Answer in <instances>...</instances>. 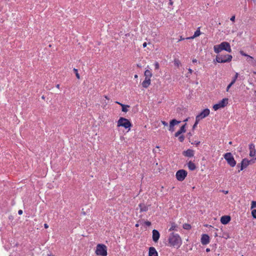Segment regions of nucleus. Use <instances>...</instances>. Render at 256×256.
Returning <instances> with one entry per match:
<instances>
[{"instance_id":"f257e3e1","label":"nucleus","mask_w":256,"mask_h":256,"mask_svg":"<svg viewBox=\"0 0 256 256\" xmlns=\"http://www.w3.org/2000/svg\"><path fill=\"white\" fill-rule=\"evenodd\" d=\"M168 242L171 246L179 248L182 244V240L178 234L172 232L169 236Z\"/></svg>"},{"instance_id":"f03ea898","label":"nucleus","mask_w":256,"mask_h":256,"mask_svg":"<svg viewBox=\"0 0 256 256\" xmlns=\"http://www.w3.org/2000/svg\"><path fill=\"white\" fill-rule=\"evenodd\" d=\"M214 52L216 54H218L222 50H224L229 52L232 51L230 44L226 42H222L218 45H215L214 47Z\"/></svg>"},{"instance_id":"7ed1b4c3","label":"nucleus","mask_w":256,"mask_h":256,"mask_svg":"<svg viewBox=\"0 0 256 256\" xmlns=\"http://www.w3.org/2000/svg\"><path fill=\"white\" fill-rule=\"evenodd\" d=\"M95 253L98 256H106L108 252L106 246L104 244H97Z\"/></svg>"},{"instance_id":"20e7f679","label":"nucleus","mask_w":256,"mask_h":256,"mask_svg":"<svg viewBox=\"0 0 256 256\" xmlns=\"http://www.w3.org/2000/svg\"><path fill=\"white\" fill-rule=\"evenodd\" d=\"M232 56L230 54H226L224 56L218 55L216 56V60H214L218 63L228 62L232 60Z\"/></svg>"},{"instance_id":"39448f33","label":"nucleus","mask_w":256,"mask_h":256,"mask_svg":"<svg viewBox=\"0 0 256 256\" xmlns=\"http://www.w3.org/2000/svg\"><path fill=\"white\" fill-rule=\"evenodd\" d=\"M118 126H122L125 128H130L132 126V124L128 120L120 117L118 121Z\"/></svg>"},{"instance_id":"423d86ee","label":"nucleus","mask_w":256,"mask_h":256,"mask_svg":"<svg viewBox=\"0 0 256 256\" xmlns=\"http://www.w3.org/2000/svg\"><path fill=\"white\" fill-rule=\"evenodd\" d=\"M224 156L230 166L234 167L236 166V162L230 152L225 154Z\"/></svg>"},{"instance_id":"0eeeda50","label":"nucleus","mask_w":256,"mask_h":256,"mask_svg":"<svg viewBox=\"0 0 256 256\" xmlns=\"http://www.w3.org/2000/svg\"><path fill=\"white\" fill-rule=\"evenodd\" d=\"M187 172L184 170H178L176 174V179L180 182L183 181L187 176Z\"/></svg>"},{"instance_id":"6e6552de","label":"nucleus","mask_w":256,"mask_h":256,"mask_svg":"<svg viewBox=\"0 0 256 256\" xmlns=\"http://www.w3.org/2000/svg\"><path fill=\"white\" fill-rule=\"evenodd\" d=\"M228 98H223L218 104L214 105L213 108L214 110H216L220 108H224L228 104Z\"/></svg>"},{"instance_id":"1a4fd4ad","label":"nucleus","mask_w":256,"mask_h":256,"mask_svg":"<svg viewBox=\"0 0 256 256\" xmlns=\"http://www.w3.org/2000/svg\"><path fill=\"white\" fill-rule=\"evenodd\" d=\"M210 114V110L208 108L204 109L199 114H198L196 118L200 120L207 116Z\"/></svg>"},{"instance_id":"9d476101","label":"nucleus","mask_w":256,"mask_h":256,"mask_svg":"<svg viewBox=\"0 0 256 256\" xmlns=\"http://www.w3.org/2000/svg\"><path fill=\"white\" fill-rule=\"evenodd\" d=\"M180 122V121L177 120L176 119L172 120L170 122L168 130L171 132H174V126L179 124Z\"/></svg>"},{"instance_id":"9b49d317","label":"nucleus","mask_w":256,"mask_h":256,"mask_svg":"<svg viewBox=\"0 0 256 256\" xmlns=\"http://www.w3.org/2000/svg\"><path fill=\"white\" fill-rule=\"evenodd\" d=\"M210 242V238L208 234H204L201 238V242L202 244L206 245Z\"/></svg>"},{"instance_id":"f8f14e48","label":"nucleus","mask_w":256,"mask_h":256,"mask_svg":"<svg viewBox=\"0 0 256 256\" xmlns=\"http://www.w3.org/2000/svg\"><path fill=\"white\" fill-rule=\"evenodd\" d=\"M230 216H224L221 217L220 222L223 224H226L230 220Z\"/></svg>"},{"instance_id":"ddd939ff","label":"nucleus","mask_w":256,"mask_h":256,"mask_svg":"<svg viewBox=\"0 0 256 256\" xmlns=\"http://www.w3.org/2000/svg\"><path fill=\"white\" fill-rule=\"evenodd\" d=\"M250 162V161L248 160L246 158L243 159L241 162L240 170H238V172H240L246 168L248 166Z\"/></svg>"},{"instance_id":"4468645a","label":"nucleus","mask_w":256,"mask_h":256,"mask_svg":"<svg viewBox=\"0 0 256 256\" xmlns=\"http://www.w3.org/2000/svg\"><path fill=\"white\" fill-rule=\"evenodd\" d=\"M160 236V233L157 230H152V240L154 242H157L158 241Z\"/></svg>"},{"instance_id":"2eb2a0df","label":"nucleus","mask_w":256,"mask_h":256,"mask_svg":"<svg viewBox=\"0 0 256 256\" xmlns=\"http://www.w3.org/2000/svg\"><path fill=\"white\" fill-rule=\"evenodd\" d=\"M250 148V156L252 157L255 156L256 154V150L255 149V146L253 144H251L249 145Z\"/></svg>"},{"instance_id":"dca6fc26","label":"nucleus","mask_w":256,"mask_h":256,"mask_svg":"<svg viewBox=\"0 0 256 256\" xmlns=\"http://www.w3.org/2000/svg\"><path fill=\"white\" fill-rule=\"evenodd\" d=\"M183 155L187 157H192L194 156V152L191 149H188L186 151H184L182 152Z\"/></svg>"},{"instance_id":"f3484780","label":"nucleus","mask_w":256,"mask_h":256,"mask_svg":"<svg viewBox=\"0 0 256 256\" xmlns=\"http://www.w3.org/2000/svg\"><path fill=\"white\" fill-rule=\"evenodd\" d=\"M186 124H184L183 126H181V128H180V129L175 133L174 134V136L176 137H178L182 133H184L186 132Z\"/></svg>"},{"instance_id":"a211bd4d","label":"nucleus","mask_w":256,"mask_h":256,"mask_svg":"<svg viewBox=\"0 0 256 256\" xmlns=\"http://www.w3.org/2000/svg\"><path fill=\"white\" fill-rule=\"evenodd\" d=\"M238 73L236 72V74L234 76V77L232 81L231 82L228 86L226 89V92H228L230 87L235 83V82L238 77Z\"/></svg>"},{"instance_id":"6ab92c4d","label":"nucleus","mask_w":256,"mask_h":256,"mask_svg":"<svg viewBox=\"0 0 256 256\" xmlns=\"http://www.w3.org/2000/svg\"><path fill=\"white\" fill-rule=\"evenodd\" d=\"M149 256H158V252L156 251V249L154 247H150L149 248Z\"/></svg>"},{"instance_id":"aec40b11","label":"nucleus","mask_w":256,"mask_h":256,"mask_svg":"<svg viewBox=\"0 0 256 256\" xmlns=\"http://www.w3.org/2000/svg\"><path fill=\"white\" fill-rule=\"evenodd\" d=\"M150 84V78H145L144 80L142 83V86L144 88H147Z\"/></svg>"},{"instance_id":"412c9836","label":"nucleus","mask_w":256,"mask_h":256,"mask_svg":"<svg viewBox=\"0 0 256 256\" xmlns=\"http://www.w3.org/2000/svg\"><path fill=\"white\" fill-rule=\"evenodd\" d=\"M200 34V28H198V30L194 32L193 36L190 37H188L186 38V40L194 39L196 37L198 36Z\"/></svg>"},{"instance_id":"4be33fe9","label":"nucleus","mask_w":256,"mask_h":256,"mask_svg":"<svg viewBox=\"0 0 256 256\" xmlns=\"http://www.w3.org/2000/svg\"><path fill=\"white\" fill-rule=\"evenodd\" d=\"M116 102V104H120L122 106V111L123 112H128V108H130V106L124 104H122V103H120V102Z\"/></svg>"},{"instance_id":"5701e85b","label":"nucleus","mask_w":256,"mask_h":256,"mask_svg":"<svg viewBox=\"0 0 256 256\" xmlns=\"http://www.w3.org/2000/svg\"><path fill=\"white\" fill-rule=\"evenodd\" d=\"M140 212H146L148 209V206H146L144 204H139Z\"/></svg>"},{"instance_id":"b1692460","label":"nucleus","mask_w":256,"mask_h":256,"mask_svg":"<svg viewBox=\"0 0 256 256\" xmlns=\"http://www.w3.org/2000/svg\"><path fill=\"white\" fill-rule=\"evenodd\" d=\"M188 168L190 170H194L196 168V166L194 163H193L192 161H190L188 164Z\"/></svg>"},{"instance_id":"393cba45","label":"nucleus","mask_w":256,"mask_h":256,"mask_svg":"<svg viewBox=\"0 0 256 256\" xmlns=\"http://www.w3.org/2000/svg\"><path fill=\"white\" fill-rule=\"evenodd\" d=\"M144 76L147 78H150L152 76V74L150 70H147L144 72Z\"/></svg>"},{"instance_id":"a878e982","label":"nucleus","mask_w":256,"mask_h":256,"mask_svg":"<svg viewBox=\"0 0 256 256\" xmlns=\"http://www.w3.org/2000/svg\"><path fill=\"white\" fill-rule=\"evenodd\" d=\"M178 227L177 225L174 222L171 223V227L169 229L170 231L176 230V228Z\"/></svg>"},{"instance_id":"bb28decb","label":"nucleus","mask_w":256,"mask_h":256,"mask_svg":"<svg viewBox=\"0 0 256 256\" xmlns=\"http://www.w3.org/2000/svg\"><path fill=\"white\" fill-rule=\"evenodd\" d=\"M240 54L242 56H247V57H248V58H250V59H251V60H253V59H254L253 57H252V56H249V55H248V54H246V53H244V51H242V50H240Z\"/></svg>"},{"instance_id":"cd10ccee","label":"nucleus","mask_w":256,"mask_h":256,"mask_svg":"<svg viewBox=\"0 0 256 256\" xmlns=\"http://www.w3.org/2000/svg\"><path fill=\"white\" fill-rule=\"evenodd\" d=\"M174 65L176 66L177 67H179L180 66V65L181 63L180 62V61L178 60V59H175L174 60Z\"/></svg>"},{"instance_id":"c85d7f7f","label":"nucleus","mask_w":256,"mask_h":256,"mask_svg":"<svg viewBox=\"0 0 256 256\" xmlns=\"http://www.w3.org/2000/svg\"><path fill=\"white\" fill-rule=\"evenodd\" d=\"M183 228L185 230H190L191 228V226L188 224H185L183 225Z\"/></svg>"},{"instance_id":"c756f323","label":"nucleus","mask_w":256,"mask_h":256,"mask_svg":"<svg viewBox=\"0 0 256 256\" xmlns=\"http://www.w3.org/2000/svg\"><path fill=\"white\" fill-rule=\"evenodd\" d=\"M74 72L76 74V78L78 79H80V74L78 73V70L74 68Z\"/></svg>"},{"instance_id":"7c9ffc66","label":"nucleus","mask_w":256,"mask_h":256,"mask_svg":"<svg viewBox=\"0 0 256 256\" xmlns=\"http://www.w3.org/2000/svg\"><path fill=\"white\" fill-rule=\"evenodd\" d=\"M199 121H200V120L198 119V118H196V122L192 126L193 129L195 128L197 124H198Z\"/></svg>"},{"instance_id":"2f4dec72","label":"nucleus","mask_w":256,"mask_h":256,"mask_svg":"<svg viewBox=\"0 0 256 256\" xmlns=\"http://www.w3.org/2000/svg\"><path fill=\"white\" fill-rule=\"evenodd\" d=\"M184 140V136L183 135H180L178 136V140L180 142H183Z\"/></svg>"},{"instance_id":"473e14b6","label":"nucleus","mask_w":256,"mask_h":256,"mask_svg":"<svg viewBox=\"0 0 256 256\" xmlns=\"http://www.w3.org/2000/svg\"><path fill=\"white\" fill-rule=\"evenodd\" d=\"M254 208H256V201H252L250 208L252 209Z\"/></svg>"},{"instance_id":"72a5a7b5","label":"nucleus","mask_w":256,"mask_h":256,"mask_svg":"<svg viewBox=\"0 0 256 256\" xmlns=\"http://www.w3.org/2000/svg\"><path fill=\"white\" fill-rule=\"evenodd\" d=\"M252 215L254 218H256V210H252Z\"/></svg>"},{"instance_id":"f704fd0d","label":"nucleus","mask_w":256,"mask_h":256,"mask_svg":"<svg viewBox=\"0 0 256 256\" xmlns=\"http://www.w3.org/2000/svg\"><path fill=\"white\" fill-rule=\"evenodd\" d=\"M155 68L156 70L159 69L160 66L158 62H156L154 64Z\"/></svg>"},{"instance_id":"c9c22d12","label":"nucleus","mask_w":256,"mask_h":256,"mask_svg":"<svg viewBox=\"0 0 256 256\" xmlns=\"http://www.w3.org/2000/svg\"><path fill=\"white\" fill-rule=\"evenodd\" d=\"M161 122H162V124L164 126H168V122H166L164 121V120H162V121H161Z\"/></svg>"},{"instance_id":"e433bc0d","label":"nucleus","mask_w":256,"mask_h":256,"mask_svg":"<svg viewBox=\"0 0 256 256\" xmlns=\"http://www.w3.org/2000/svg\"><path fill=\"white\" fill-rule=\"evenodd\" d=\"M144 223L147 226H148L151 225V222L149 221H146L144 222Z\"/></svg>"},{"instance_id":"4c0bfd02","label":"nucleus","mask_w":256,"mask_h":256,"mask_svg":"<svg viewBox=\"0 0 256 256\" xmlns=\"http://www.w3.org/2000/svg\"><path fill=\"white\" fill-rule=\"evenodd\" d=\"M230 20L232 21V22H234V20H235V16H233L231 17L230 18Z\"/></svg>"},{"instance_id":"58836bf2","label":"nucleus","mask_w":256,"mask_h":256,"mask_svg":"<svg viewBox=\"0 0 256 256\" xmlns=\"http://www.w3.org/2000/svg\"><path fill=\"white\" fill-rule=\"evenodd\" d=\"M200 142H199V141H198V142H196H196H194V144H196V146H198V145L200 144ZM192 144H194V143H192Z\"/></svg>"},{"instance_id":"ea45409f","label":"nucleus","mask_w":256,"mask_h":256,"mask_svg":"<svg viewBox=\"0 0 256 256\" xmlns=\"http://www.w3.org/2000/svg\"><path fill=\"white\" fill-rule=\"evenodd\" d=\"M18 214H22V210H19L18 211Z\"/></svg>"},{"instance_id":"a19ab883","label":"nucleus","mask_w":256,"mask_h":256,"mask_svg":"<svg viewBox=\"0 0 256 256\" xmlns=\"http://www.w3.org/2000/svg\"><path fill=\"white\" fill-rule=\"evenodd\" d=\"M119 35L120 37H122L123 38H124V36H122V35H123V34L122 32H120V33H119Z\"/></svg>"},{"instance_id":"79ce46f5","label":"nucleus","mask_w":256,"mask_h":256,"mask_svg":"<svg viewBox=\"0 0 256 256\" xmlns=\"http://www.w3.org/2000/svg\"><path fill=\"white\" fill-rule=\"evenodd\" d=\"M44 227L46 228H48V224H44Z\"/></svg>"},{"instance_id":"37998d69","label":"nucleus","mask_w":256,"mask_h":256,"mask_svg":"<svg viewBox=\"0 0 256 256\" xmlns=\"http://www.w3.org/2000/svg\"><path fill=\"white\" fill-rule=\"evenodd\" d=\"M146 45H147V44H146V42H144V43L143 44L142 46H143V47H144V48H145V47H146Z\"/></svg>"},{"instance_id":"c03bdc74","label":"nucleus","mask_w":256,"mask_h":256,"mask_svg":"<svg viewBox=\"0 0 256 256\" xmlns=\"http://www.w3.org/2000/svg\"><path fill=\"white\" fill-rule=\"evenodd\" d=\"M184 39H185L184 38H182V36H181L180 38V39L178 40V42L181 41V40H184Z\"/></svg>"},{"instance_id":"a18cd8bd","label":"nucleus","mask_w":256,"mask_h":256,"mask_svg":"<svg viewBox=\"0 0 256 256\" xmlns=\"http://www.w3.org/2000/svg\"><path fill=\"white\" fill-rule=\"evenodd\" d=\"M188 138H190V137L192 136V134H191V133H190V132H188Z\"/></svg>"},{"instance_id":"49530a36","label":"nucleus","mask_w":256,"mask_h":256,"mask_svg":"<svg viewBox=\"0 0 256 256\" xmlns=\"http://www.w3.org/2000/svg\"><path fill=\"white\" fill-rule=\"evenodd\" d=\"M188 72L190 74H192V70L191 68L188 69Z\"/></svg>"},{"instance_id":"de8ad7c7","label":"nucleus","mask_w":256,"mask_h":256,"mask_svg":"<svg viewBox=\"0 0 256 256\" xmlns=\"http://www.w3.org/2000/svg\"><path fill=\"white\" fill-rule=\"evenodd\" d=\"M169 4L170 5H172L173 2L172 1V0H170Z\"/></svg>"},{"instance_id":"09e8293b","label":"nucleus","mask_w":256,"mask_h":256,"mask_svg":"<svg viewBox=\"0 0 256 256\" xmlns=\"http://www.w3.org/2000/svg\"><path fill=\"white\" fill-rule=\"evenodd\" d=\"M254 4H256V0H250Z\"/></svg>"},{"instance_id":"8fccbe9b","label":"nucleus","mask_w":256,"mask_h":256,"mask_svg":"<svg viewBox=\"0 0 256 256\" xmlns=\"http://www.w3.org/2000/svg\"><path fill=\"white\" fill-rule=\"evenodd\" d=\"M197 62V60H196V59H194V60H192V62Z\"/></svg>"},{"instance_id":"3c124183","label":"nucleus","mask_w":256,"mask_h":256,"mask_svg":"<svg viewBox=\"0 0 256 256\" xmlns=\"http://www.w3.org/2000/svg\"><path fill=\"white\" fill-rule=\"evenodd\" d=\"M210 251V248H208L206 249V252H209Z\"/></svg>"},{"instance_id":"603ef678","label":"nucleus","mask_w":256,"mask_h":256,"mask_svg":"<svg viewBox=\"0 0 256 256\" xmlns=\"http://www.w3.org/2000/svg\"><path fill=\"white\" fill-rule=\"evenodd\" d=\"M252 62H253L254 65L256 66V61H253Z\"/></svg>"},{"instance_id":"864d4df0","label":"nucleus","mask_w":256,"mask_h":256,"mask_svg":"<svg viewBox=\"0 0 256 256\" xmlns=\"http://www.w3.org/2000/svg\"><path fill=\"white\" fill-rule=\"evenodd\" d=\"M214 236L215 237H216L218 236V234L216 232L214 233Z\"/></svg>"},{"instance_id":"5fc2aeb1","label":"nucleus","mask_w":256,"mask_h":256,"mask_svg":"<svg viewBox=\"0 0 256 256\" xmlns=\"http://www.w3.org/2000/svg\"><path fill=\"white\" fill-rule=\"evenodd\" d=\"M56 87L58 88H60V84H58L56 86Z\"/></svg>"},{"instance_id":"6e6d98bb","label":"nucleus","mask_w":256,"mask_h":256,"mask_svg":"<svg viewBox=\"0 0 256 256\" xmlns=\"http://www.w3.org/2000/svg\"><path fill=\"white\" fill-rule=\"evenodd\" d=\"M130 36V34H124V36Z\"/></svg>"},{"instance_id":"4d7b16f0","label":"nucleus","mask_w":256,"mask_h":256,"mask_svg":"<svg viewBox=\"0 0 256 256\" xmlns=\"http://www.w3.org/2000/svg\"><path fill=\"white\" fill-rule=\"evenodd\" d=\"M136 227H138L139 226V224H136L135 226Z\"/></svg>"},{"instance_id":"13d9d810","label":"nucleus","mask_w":256,"mask_h":256,"mask_svg":"<svg viewBox=\"0 0 256 256\" xmlns=\"http://www.w3.org/2000/svg\"><path fill=\"white\" fill-rule=\"evenodd\" d=\"M104 98H106L108 99H108H109V98H108V96H104Z\"/></svg>"},{"instance_id":"bf43d9fd","label":"nucleus","mask_w":256,"mask_h":256,"mask_svg":"<svg viewBox=\"0 0 256 256\" xmlns=\"http://www.w3.org/2000/svg\"><path fill=\"white\" fill-rule=\"evenodd\" d=\"M188 120V118H186L185 120H184V122H187Z\"/></svg>"},{"instance_id":"052dcab7","label":"nucleus","mask_w":256,"mask_h":256,"mask_svg":"<svg viewBox=\"0 0 256 256\" xmlns=\"http://www.w3.org/2000/svg\"><path fill=\"white\" fill-rule=\"evenodd\" d=\"M42 98L43 100H44V99L45 98H44V96H42Z\"/></svg>"},{"instance_id":"680f3d73","label":"nucleus","mask_w":256,"mask_h":256,"mask_svg":"<svg viewBox=\"0 0 256 256\" xmlns=\"http://www.w3.org/2000/svg\"><path fill=\"white\" fill-rule=\"evenodd\" d=\"M134 78H138V76H137L136 74V75L134 76Z\"/></svg>"},{"instance_id":"e2e57ef3","label":"nucleus","mask_w":256,"mask_h":256,"mask_svg":"<svg viewBox=\"0 0 256 256\" xmlns=\"http://www.w3.org/2000/svg\"><path fill=\"white\" fill-rule=\"evenodd\" d=\"M137 66H138V67H140V65H139L138 64H137Z\"/></svg>"},{"instance_id":"0e129e2a","label":"nucleus","mask_w":256,"mask_h":256,"mask_svg":"<svg viewBox=\"0 0 256 256\" xmlns=\"http://www.w3.org/2000/svg\"><path fill=\"white\" fill-rule=\"evenodd\" d=\"M253 72L254 74H256V72Z\"/></svg>"},{"instance_id":"69168bd1","label":"nucleus","mask_w":256,"mask_h":256,"mask_svg":"<svg viewBox=\"0 0 256 256\" xmlns=\"http://www.w3.org/2000/svg\"><path fill=\"white\" fill-rule=\"evenodd\" d=\"M232 142H229V144H232Z\"/></svg>"},{"instance_id":"338daca9","label":"nucleus","mask_w":256,"mask_h":256,"mask_svg":"<svg viewBox=\"0 0 256 256\" xmlns=\"http://www.w3.org/2000/svg\"><path fill=\"white\" fill-rule=\"evenodd\" d=\"M228 191L225 192V194H228Z\"/></svg>"},{"instance_id":"774afa93","label":"nucleus","mask_w":256,"mask_h":256,"mask_svg":"<svg viewBox=\"0 0 256 256\" xmlns=\"http://www.w3.org/2000/svg\"><path fill=\"white\" fill-rule=\"evenodd\" d=\"M48 256H53V255H48Z\"/></svg>"}]
</instances>
